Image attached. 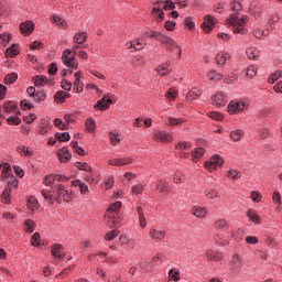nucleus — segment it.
<instances>
[{
	"label": "nucleus",
	"mask_w": 282,
	"mask_h": 282,
	"mask_svg": "<svg viewBox=\"0 0 282 282\" xmlns=\"http://www.w3.org/2000/svg\"><path fill=\"white\" fill-rule=\"evenodd\" d=\"M85 130L88 133H96V120L91 117L85 120Z\"/></svg>",
	"instance_id": "obj_34"
},
{
	"label": "nucleus",
	"mask_w": 282,
	"mask_h": 282,
	"mask_svg": "<svg viewBox=\"0 0 282 282\" xmlns=\"http://www.w3.org/2000/svg\"><path fill=\"white\" fill-rule=\"evenodd\" d=\"M280 21H281V15H279L278 13H273L269 18V26L274 28V25H276V23H279Z\"/></svg>",
	"instance_id": "obj_60"
},
{
	"label": "nucleus",
	"mask_w": 282,
	"mask_h": 282,
	"mask_svg": "<svg viewBox=\"0 0 282 282\" xmlns=\"http://www.w3.org/2000/svg\"><path fill=\"white\" fill-rule=\"evenodd\" d=\"M158 41L165 45L167 50H177L178 56H182V47H180L171 36L161 33Z\"/></svg>",
	"instance_id": "obj_6"
},
{
	"label": "nucleus",
	"mask_w": 282,
	"mask_h": 282,
	"mask_svg": "<svg viewBox=\"0 0 282 282\" xmlns=\"http://www.w3.org/2000/svg\"><path fill=\"white\" fill-rule=\"evenodd\" d=\"M205 257L207 261H210L212 263H219L220 261H224V253L215 249H207Z\"/></svg>",
	"instance_id": "obj_8"
},
{
	"label": "nucleus",
	"mask_w": 282,
	"mask_h": 282,
	"mask_svg": "<svg viewBox=\"0 0 282 282\" xmlns=\"http://www.w3.org/2000/svg\"><path fill=\"white\" fill-rule=\"evenodd\" d=\"M226 175L229 180H240L241 177V172L235 170V169H230L226 172Z\"/></svg>",
	"instance_id": "obj_52"
},
{
	"label": "nucleus",
	"mask_w": 282,
	"mask_h": 282,
	"mask_svg": "<svg viewBox=\"0 0 282 282\" xmlns=\"http://www.w3.org/2000/svg\"><path fill=\"white\" fill-rule=\"evenodd\" d=\"M7 122L8 124H21V119L19 118V116L17 115H13V116H10L9 118H7Z\"/></svg>",
	"instance_id": "obj_64"
},
{
	"label": "nucleus",
	"mask_w": 282,
	"mask_h": 282,
	"mask_svg": "<svg viewBox=\"0 0 282 282\" xmlns=\"http://www.w3.org/2000/svg\"><path fill=\"white\" fill-rule=\"evenodd\" d=\"M155 72L158 74H160L161 76H169L171 74V72H172L171 65H169L166 63L165 64H161V65L156 66Z\"/></svg>",
	"instance_id": "obj_33"
},
{
	"label": "nucleus",
	"mask_w": 282,
	"mask_h": 282,
	"mask_svg": "<svg viewBox=\"0 0 282 282\" xmlns=\"http://www.w3.org/2000/svg\"><path fill=\"white\" fill-rule=\"evenodd\" d=\"M152 138L154 142H162V144H171L173 142V134L166 131H154Z\"/></svg>",
	"instance_id": "obj_7"
},
{
	"label": "nucleus",
	"mask_w": 282,
	"mask_h": 282,
	"mask_svg": "<svg viewBox=\"0 0 282 282\" xmlns=\"http://www.w3.org/2000/svg\"><path fill=\"white\" fill-rule=\"evenodd\" d=\"M70 147L74 149L77 155H85V149L78 145V141H73Z\"/></svg>",
	"instance_id": "obj_63"
},
{
	"label": "nucleus",
	"mask_w": 282,
	"mask_h": 282,
	"mask_svg": "<svg viewBox=\"0 0 282 282\" xmlns=\"http://www.w3.org/2000/svg\"><path fill=\"white\" fill-rule=\"evenodd\" d=\"M250 107V104L246 99H234L227 106V111L230 116H237L243 113Z\"/></svg>",
	"instance_id": "obj_3"
},
{
	"label": "nucleus",
	"mask_w": 282,
	"mask_h": 282,
	"mask_svg": "<svg viewBox=\"0 0 282 282\" xmlns=\"http://www.w3.org/2000/svg\"><path fill=\"white\" fill-rule=\"evenodd\" d=\"M173 188L171 187V184L164 178L159 180L155 184V192L161 193L162 195H169Z\"/></svg>",
	"instance_id": "obj_13"
},
{
	"label": "nucleus",
	"mask_w": 282,
	"mask_h": 282,
	"mask_svg": "<svg viewBox=\"0 0 282 282\" xmlns=\"http://www.w3.org/2000/svg\"><path fill=\"white\" fill-rule=\"evenodd\" d=\"M50 21L57 30H69V24L67 23V20L61 18V15L53 14L50 18Z\"/></svg>",
	"instance_id": "obj_9"
},
{
	"label": "nucleus",
	"mask_w": 282,
	"mask_h": 282,
	"mask_svg": "<svg viewBox=\"0 0 282 282\" xmlns=\"http://www.w3.org/2000/svg\"><path fill=\"white\" fill-rule=\"evenodd\" d=\"M252 36L259 41H263L265 36H270V29H263L260 25L253 26Z\"/></svg>",
	"instance_id": "obj_17"
},
{
	"label": "nucleus",
	"mask_w": 282,
	"mask_h": 282,
	"mask_svg": "<svg viewBox=\"0 0 282 282\" xmlns=\"http://www.w3.org/2000/svg\"><path fill=\"white\" fill-rule=\"evenodd\" d=\"M10 12H12V7L9 1L0 2V17H10Z\"/></svg>",
	"instance_id": "obj_28"
},
{
	"label": "nucleus",
	"mask_w": 282,
	"mask_h": 282,
	"mask_svg": "<svg viewBox=\"0 0 282 282\" xmlns=\"http://www.w3.org/2000/svg\"><path fill=\"white\" fill-rule=\"evenodd\" d=\"M132 191V194L133 195H142V193L144 192V185L138 183V184H134L131 188Z\"/></svg>",
	"instance_id": "obj_61"
},
{
	"label": "nucleus",
	"mask_w": 282,
	"mask_h": 282,
	"mask_svg": "<svg viewBox=\"0 0 282 282\" xmlns=\"http://www.w3.org/2000/svg\"><path fill=\"white\" fill-rule=\"evenodd\" d=\"M20 32L23 36H30L34 32V22L32 20H26L20 23Z\"/></svg>",
	"instance_id": "obj_15"
},
{
	"label": "nucleus",
	"mask_w": 282,
	"mask_h": 282,
	"mask_svg": "<svg viewBox=\"0 0 282 282\" xmlns=\"http://www.w3.org/2000/svg\"><path fill=\"white\" fill-rule=\"evenodd\" d=\"M31 246H33L34 248H39V246H41V234H33V236L31 237Z\"/></svg>",
	"instance_id": "obj_59"
},
{
	"label": "nucleus",
	"mask_w": 282,
	"mask_h": 282,
	"mask_svg": "<svg viewBox=\"0 0 282 282\" xmlns=\"http://www.w3.org/2000/svg\"><path fill=\"white\" fill-rule=\"evenodd\" d=\"M42 196L50 204H63V202H72L74 199V192L65 188L63 185H54L51 189H43Z\"/></svg>",
	"instance_id": "obj_1"
},
{
	"label": "nucleus",
	"mask_w": 282,
	"mask_h": 282,
	"mask_svg": "<svg viewBox=\"0 0 282 282\" xmlns=\"http://www.w3.org/2000/svg\"><path fill=\"white\" fill-rule=\"evenodd\" d=\"M258 67L256 65H250L248 66L247 70H246V76L247 78H253L257 76V72H258Z\"/></svg>",
	"instance_id": "obj_58"
},
{
	"label": "nucleus",
	"mask_w": 282,
	"mask_h": 282,
	"mask_svg": "<svg viewBox=\"0 0 282 282\" xmlns=\"http://www.w3.org/2000/svg\"><path fill=\"white\" fill-rule=\"evenodd\" d=\"M173 182L174 184H184L186 182V174L180 171L174 172Z\"/></svg>",
	"instance_id": "obj_48"
},
{
	"label": "nucleus",
	"mask_w": 282,
	"mask_h": 282,
	"mask_svg": "<svg viewBox=\"0 0 282 282\" xmlns=\"http://www.w3.org/2000/svg\"><path fill=\"white\" fill-rule=\"evenodd\" d=\"M8 175H12V165L10 163H3L1 177H8Z\"/></svg>",
	"instance_id": "obj_57"
},
{
	"label": "nucleus",
	"mask_w": 282,
	"mask_h": 282,
	"mask_svg": "<svg viewBox=\"0 0 282 282\" xmlns=\"http://www.w3.org/2000/svg\"><path fill=\"white\" fill-rule=\"evenodd\" d=\"M122 210V202H116L110 204L109 208L107 209L108 215H116Z\"/></svg>",
	"instance_id": "obj_43"
},
{
	"label": "nucleus",
	"mask_w": 282,
	"mask_h": 282,
	"mask_svg": "<svg viewBox=\"0 0 282 282\" xmlns=\"http://www.w3.org/2000/svg\"><path fill=\"white\" fill-rule=\"evenodd\" d=\"M227 23L234 26V34H241L242 36H246V34H248L246 24L250 23V17L241 15V18H239V13H232L227 19Z\"/></svg>",
	"instance_id": "obj_2"
},
{
	"label": "nucleus",
	"mask_w": 282,
	"mask_h": 282,
	"mask_svg": "<svg viewBox=\"0 0 282 282\" xmlns=\"http://www.w3.org/2000/svg\"><path fill=\"white\" fill-rule=\"evenodd\" d=\"M74 83H73V89L76 91V94H83L85 91V84L80 78H83V70H78L74 74Z\"/></svg>",
	"instance_id": "obj_10"
},
{
	"label": "nucleus",
	"mask_w": 282,
	"mask_h": 282,
	"mask_svg": "<svg viewBox=\"0 0 282 282\" xmlns=\"http://www.w3.org/2000/svg\"><path fill=\"white\" fill-rule=\"evenodd\" d=\"M191 213L196 219H206L208 217V208L202 205L193 206Z\"/></svg>",
	"instance_id": "obj_14"
},
{
	"label": "nucleus",
	"mask_w": 282,
	"mask_h": 282,
	"mask_svg": "<svg viewBox=\"0 0 282 282\" xmlns=\"http://www.w3.org/2000/svg\"><path fill=\"white\" fill-rule=\"evenodd\" d=\"M132 43L134 52H140L141 50H144L147 47V43L140 37L134 39Z\"/></svg>",
	"instance_id": "obj_46"
},
{
	"label": "nucleus",
	"mask_w": 282,
	"mask_h": 282,
	"mask_svg": "<svg viewBox=\"0 0 282 282\" xmlns=\"http://www.w3.org/2000/svg\"><path fill=\"white\" fill-rule=\"evenodd\" d=\"M167 122L170 127H178V124H184L186 120L183 118L169 117Z\"/></svg>",
	"instance_id": "obj_53"
},
{
	"label": "nucleus",
	"mask_w": 282,
	"mask_h": 282,
	"mask_svg": "<svg viewBox=\"0 0 282 282\" xmlns=\"http://www.w3.org/2000/svg\"><path fill=\"white\" fill-rule=\"evenodd\" d=\"M109 139H110V144L112 147H118V144L122 142V134L118 132H109Z\"/></svg>",
	"instance_id": "obj_41"
},
{
	"label": "nucleus",
	"mask_w": 282,
	"mask_h": 282,
	"mask_svg": "<svg viewBox=\"0 0 282 282\" xmlns=\"http://www.w3.org/2000/svg\"><path fill=\"white\" fill-rule=\"evenodd\" d=\"M137 214L139 216L140 228H147V218L144 217V212L142 210V207H137Z\"/></svg>",
	"instance_id": "obj_47"
},
{
	"label": "nucleus",
	"mask_w": 282,
	"mask_h": 282,
	"mask_svg": "<svg viewBox=\"0 0 282 282\" xmlns=\"http://www.w3.org/2000/svg\"><path fill=\"white\" fill-rule=\"evenodd\" d=\"M104 220L109 228H118V221L116 220V216H113V214H109L108 212H106Z\"/></svg>",
	"instance_id": "obj_29"
},
{
	"label": "nucleus",
	"mask_w": 282,
	"mask_h": 282,
	"mask_svg": "<svg viewBox=\"0 0 282 282\" xmlns=\"http://www.w3.org/2000/svg\"><path fill=\"white\" fill-rule=\"evenodd\" d=\"M202 28L204 32L208 34V32H210L215 28V18L213 15H206L202 24Z\"/></svg>",
	"instance_id": "obj_23"
},
{
	"label": "nucleus",
	"mask_w": 282,
	"mask_h": 282,
	"mask_svg": "<svg viewBox=\"0 0 282 282\" xmlns=\"http://www.w3.org/2000/svg\"><path fill=\"white\" fill-rule=\"evenodd\" d=\"M177 96H180V91L177 88L172 87L166 91L165 98L169 100V102H175V100H177Z\"/></svg>",
	"instance_id": "obj_42"
},
{
	"label": "nucleus",
	"mask_w": 282,
	"mask_h": 282,
	"mask_svg": "<svg viewBox=\"0 0 282 282\" xmlns=\"http://www.w3.org/2000/svg\"><path fill=\"white\" fill-rule=\"evenodd\" d=\"M120 235V230L118 229H113L111 231H108L105 236L104 239L106 241H113V239H116V237H118Z\"/></svg>",
	"instance_id": "obj_55"
},
{
	"label": "nucleus",
	"mask_w": 282,
	"mask_h": 282,
	"mask_svg": "<svg viewBox=\"0 0 282 282\" xmlns=\"http://www.w3.org/2000/svg\"><path fill=\"white\" fill-rule=\"evenodd\" d=\"M214 228L216 230H229L230 229V224H228V220L224 218H219L214 223Z\"/></svg>",
	"instance_id": "obj_30"
},
{
	"label": "nucleus",
	"mask_w": 282,
	"mask_h": 282,
	"mask_svg": "<svg viewBox=\"0 0 282 282\" xmlns=\"http://www.w3.org/2000/svg\"><path fill=\"white\" fill-rule=\"evenodd\" d=\"M199 96H202V90H199L198 88H192L186 95V100L193 102V100H197Z\"/></svg>",
	"instance_id": "obj_38"
},
{
	"label": "nucleus",
	"mask_w": 282,
	"mask_h": 282,
	"mask_svg": "<svg viewBox=\"0 0 282 282\" xmlns=\"http://www.w3.org/2000/svg\"><path fill=\"white\" fill-rule=\"evenodd\" d=\"M19 80V74L17 73H11L6 75L4 77V85H12Z\"/></svg>",
	"instance_id": "obj_50"
},
{
	"label": "nucleus",
	"mask_w": 282,
	"mask_h": 282,
	"mask_svg": "<svg viewBox=\"0 0 282 282\" xmlns=\"http://www.w3.org/2000/svg\"><path fill=\"white\" fill-rule=\"evenodd\" d=\"M226 102H228V96L224 91H217L212 97L214 107H225Z\"/></svg>",
	"instance_id": "obj_11"
},
{
	"label": "nucleus",
	"mask_w": 282,
	"mask_h": 282,
	"mask_svg": "<svg viewBox=\"0 0 282 282\" xmlns=\"http://www.w3.org/2000/svg\"><path fill=\"white\" fill-rule=\"evenodd\" d=\"M205 154H206V150L204 148H196L192 152V162L194 163L199 162V158H204Z\"/></svg>",
	"instance_id": "obj_36"
},
{
	"label": "nucleus",
	"mask_w": 282,
	"mask_h": 282,
	"mask_svg": "<svg viewBox=\"0 0 282 282\" xmlns=\"http://www.w3.org/2000/svg\"><path fill=\"white\" fill-rule=\"evenodd\" d=\"M76 169H78L79 171H86L87 173H91V165H88L85 162H77Z\"/></svg>",
	"instance_id": "obj_62"
},
{
	"label": "nucleus",
	"mask_w": 282,
	"mask_h": 282,
	"mask_svg": "<svg viewBox=\"0 0 282 282\" xmlns=\"http://www.w3.org/2000/svg\"><path fill=\"white\" fill-rule=\"evenodd\" d=\"M1 180L7 182V188H18L19 186V180H17V176L13 174H8L7 176H2Z\"/></svg>",
	"instance_id": "obj_22"
},
{
	"label": "nucleus",
	"mask_w": 282,
	"mask_h": 282,
	"mask_svg": "<svg viewBox=\"0 0 282 282\" xmlns=\"http://www.w3.org/2000/svg\"><path fill=\"white\" fill-rule=\"evenodd\" d=\"M19 44H12L10 47L6 50L7 58H14V56H19Z\"/></svg>",
	"instance_id": "obj_35"
},
{
	"label": "nucleus",
	"mask_w": 282,
	"mask_h": 282,
	"mask_svg": "<svg viewBox=\"0 0 282 282\" xmlns=\"http://www.w3.org/2000/svg\"><path fill=\"white\" fill-rule=\"evenodd\" d=\"M66 98H72V94L65 93V90H58V91L55 93V95H54V100H55V102L63 104V102H65V99H66Z\"/></svg>",
	"instance_id": "obj_32"
},
{
	"label": "nucleus",
	"mask_w": 282,
	"mask_h": 282,
	"mask_svg": "<svg viewBox=\"0 0 282 282\" xmlns=\"http://www.w3.org/2000/svg\"><path fill=\"white\" fill-rule=\"evenodd\" d=\"M112 102V98H107V96H104L100 100L97 101V104H95L94 109H98L99 111H107V109L111 107Z\"/></svg>",
	"instance_id": "obj_16"
},
{
	"label": "nucleus",
	"mask_w": 282,
	"mask_h": 282,
	"mask_svg": "<svg viewBox=\"0 0 282 282\" xmlns=\"http://www.w3.org/2000/svg\"><path fill=\"white\" fill-rule=\"evenodd\" d=\"M230 138L234 140V142H239L241 138H243V130L237 129L230 132Z\"/></svg>",
	"instance_id": "obj_54"
},
{
	"label": "nucleus",
	"mask_w": 282,
	"mask_h": 282,
	"mask_svg": "<svg viewBox=\"0 0 282 282\" xmlns=\"http://www.w3.org/2000/svg\"><path fill=\"white\" fill-rule=\"evenodd\" d=\"M246 54L250 61H258L259 57L261 56V52L257 47H249L246 51Z\"/></svg>",
	"instance_id": "obj_31"
},
{
	"label": "nucleus",
	"mask_w": 282,
	"mask_h": 282,
	"mask_svg": "<svg viewBox=\"0 0 282 282\" xmlns=\"http://www.w3.org/2000/svg\"><path fill=\"white\" fill-rule=\"evenodd\" d=\"M62 63L69 67V69H76L78 67V59H76V55L72 53L70 48H66L62 53Z\"/></svg>",
	"instance_id": "obj_4"
},
{
	"label": "nucleus",
	"mask_w": 282,
	"mask_h": 282,
	"mask_svg": "<svg viewBox=\"0 0 282 282\" xmlns=\"http://www.w3.org/2000/svg\"><path fill=\"white\" fill-rule=\"evenodd\" d=\"M149 237L153 241H164V239H166V230H160V229L152 228L149 231Z\"/></svg>",
	"instance_id": "obj_18"
},
{
	"label": "nucleus",
	"mask_w": 282,
	"mask_h": 282,
	"mask_svg": "<svg viewBox=\"0 0 282 282\" xmlns=\"http://www.w3.org/2000/svg\"><path fill=\"white\" fill-rule=\"evenodd\" d=\"M204 166L207 171H217L220 166H224V158L221 155L216 154L212 156L209 160L205 161Z\"/></svg>",
	"instance_id": "obj_5"
},
{
	"label": "nucleus",
	"mask_w": 282,
	"mask_h": 282,
	"mask_svg": "<svg viewBox=\"0 0 282 282\" xmlns=\"http://www.w3.org/2000/svg\"><path fill=\"white\" fill-rule=\"evenodd\" d=\"M74 43L83 45L87 41V32H77L73 37Z\"/></svg>",
	"instance_id": "obj_44"
},
{
	"label": "nucleus",
	"mask_w": 282,
	"mask_h": 282,
	"mask_svg": "<svg viewBox=\"0 0 282 282\" xmlns=\"http://www.w3.org/2000/svg\"><path fill=\"white\" fill-rule=\"evenodd\" d=\"M17 152L22 158H32L34 155V150H31L29 147L22 144L17 147Z\"/></svg>",
	"instance_id": "obj_26"
},
{
	"label": "nucleus",
	"mask_w": 282,
	"mask_h": 282,
	"mask_svg": "<svg viewBox=\"0 0 282 282\" xmlns=\"http://www.w3.org/2000/svg\"><path fill=\"white\" fill-rule=\"evenodd\" d=\"M243 259H241V256H239V253H234L231 257V265H234V268H241V263H242Z\"/></svg>",
	"instance_id": "obj_56"
},
{
	"label": "nucleus",
	"mask_w": 282,
	"mask_h": 282,
	"mask_svg": "<svg viewBox=\"0 0 282 282\" xmlns=\"http://www.w3.org/2000/svg\"><path fill=\"white\" fill-rule=\"evenodd\" d=\"M51 253L54 256L55 261H63L65 259V253L63 252V245L61 243L53 245Z\"/></svg>",
	"instance_id": "obj_19"
},
{
	"label": "nucleus",
	"mask_w": 282,
	"mask_h": 282,
	"mask_svg": "<svg viewBox=\"0 0 282 282\" xmlns=\"http://www.w3.org/2000/svg\"><path fill=\"white\" fill-rule=\"evenodd\" d=\"M129 164H133V158L131 156L108 160L109 166H129Z\"/></svg>",
	"instance_id": "obj_12"
},
{
	"label": "nucleus",
	"mask_w": 282,
	"mask_h": 282,
	"mask_svg": "<svg viewBox=\"0 0 282 282\" xmlns=\"http://www.w3.org/2000/svg\"><path fill=\"white\" fill-rule=\"evenodd\" d=\"M11 40H12V34H10V33L0 34V45L8 47V45H10Z\"/></svg>",
	"instance_id": "obj_51"
},
{
	"label": "nucleus",
	"mask_w": 282,
	"mask_h": 282,
	"mask_svg": "<svg viewBox=\"0 0 282 282\" xmlns=\"http://www.w3.org/2000/svg\"><path fill=\"white\" fill-rule=\"evenodd\" d=\"M26 206L29 210H32L34 213V210L39 208V200L34 196H30Z\"/></svg>",
	"instance_id": "obj_49"
},
{
	"label": "nucleus",
	"mask_w": 282,
	"mask_h": 282,
	"mask_svg": "<svg viewBox=\"0 0 282 282\" xmlns=\"http://www.w3.org/2000/svg\"><path fill=\"white\" fill-rule=\"evenodd\" d=\"M33 82L35 87H45V85L48 83V79L43 75H36L33 77Z\"/></svg>",
	"instance_id": "obj_45"
},
{
	"label": "nucleus",
	"mask_w": 282,
	"mask_h": 282,
	"mask_svg": "<svg viewBox=\"0 0 282 282\" xmlns=\"http://www.w3.org/2000/svg\"><path fill=\"white\" fill-rule=\"evenodd\" d=\"M1 204H12V189L7 187L0 195Z\"/></svg>",
	"instance_id": "obj_27"
},
{
	"label": "nucleus",
	"mask_w": 282,
	"mask_h": 282,
	"mask_svg": "<svg viewBox=\"0 0 282 282\" xmlns=\"http://www.w3.org/2000/svg\"><path fill=\"white\" fill-rule=\"evenodd\" d=\"M4 113H12L13 116H19L21 111L19 110V106L14 104L13 101H7L3 105Z\"/></svg>",
	"instance_id": "obj_21"
},
{
	"label": "nucleus",
	"mask_w": 282,
	"mask_h": 282,
	"mask_svg": "<svg viewBox=\"0 0 282 282\" xmlns=\"http://www.w3.org/2000/svg\"><path fill=\"white\" fill-rule=\"evenodd\" d=\"M57 158L62 163L69 162V160H72V153H69V150L66 147H63L57 150Z\"/></svg>",
	"instance_id": "obj_24"
},
{
	"label": "nucleus",
	"mask_w": 282,
	"mask_h": 282,
	"mask_svg": "<svg viewBox=\"0 0 282 282\" xmlns=\"http://www.w3.org/2000/svg\"><path fill=\"white\" fill-rule=\"evenodd\" d=\"M24 232H28L29 235H32L34 230H36V223H34L33 219H26L23 225Z\"/></svg>",
	"instance_id": "obj_39"
},
{
	"label": "nucleus",
	"mask_w": 282,
	"mask_h": 282,
	"mask_svg": "<svg viewBox=\"0 0 282 282\" xmlns=\"http://www.w3.org/2000/svg\"><path fill=\"white\" fill-rule=\"evenodd\" d=\"M247 217L251 224H256V226L261 225V216L257 214V210L254 209H248L247 210Z\"/></svg>",
	"instance_id": "obj_25"
},
{
	"label": "nucleus",
	"mask_w": 282,
	"mask_h": 282,
	"mask_svg": "<svg viewBox=\"0 0 282 282\" xmlns=\"http://www.w3.org/2000/svg\"><path fill=\"white\" fill-rule=\"evenodd\" d=\"M229 58H230V53L219 52L216 55V63H217V65H226V61H229Z\"/></svg>",
	"instance_id": "obj_37"
},
{
	"label": "nucleus",
	"mask_w": 282,
	"mask_h": 282,
	"mask_svg": "<svg viewBox=\"0 0 282 282\" xmlns=\"http://www.w3.org/2000/svg\"><path fill=\"white\" fill-rule=\"evenodd\" d=\"M224 78V75L221 73H217L216 70H209L207 73V79L210 80V83H219Z\"/></svg>",
	"instance_id": "obj_40"
},
{
	"label": "nucleus",
	"mask_w": 282,
	"mask_h": 282,
	"mask_svg": "<svg viewBox=\"0 0 282 282\" xmlns=\"http://www.w3.org/2000/svg\"><path fill=\"white\" fill-rule=\"evenodd\" d=\"M161 3V0H156L154 2V6L158 7H153L152 9V14L155 17L158 23H162V21H164V11H162V7H160Z\"/></svg>",
	"instance_id": "obj_20"
}]
</instances>
